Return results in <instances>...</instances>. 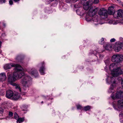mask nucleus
I'll list each match as a JSON object with an SVG mask.
<instances>
[{
  "mask_svg": "<svg viewBox=\"0 0 123 123\" xmlns=\"http://www.w3.org/2000/svg\"><path fill=\"white\" fill-rule=\"evenodd\" d=\"M12 67H15V70L12 76L11 72L7 73L8 82L12 84L13 82L17 80L18 78H21L22 77L20 83L23 85L24 88H25V90H26V88L28 87L30 81L31 80V78L22 71L23 68L18 64L12 63L7 64L4 65V68L5 70H7L10 69Z\"/></svg>",
  "mask_w": 123,
  "mask_h": 123,
  "instance_id": "nucleus-1",
  "label": "nucleus"
},
{
  "mask_svg": "<svg viewBox=\"0 0 123 123\" xmlns=\"http://www.w3.org/2000/svg\"><path fill=\"white\" fill-rule=\"evenodd\" d=\"M111 98L113 99H115V98H122V99L119 100L117 102V107L120 108L121 107H123V92L119 91L117 92L116 95L112 94L111 96Z\"/></svg>",
  "mask_w": 123,
  "mask_h": 123,
  "instance_id": "nucleus-2",
  "label": "nucleus"
},
{
  "mask_svg": "<svg viewBox=\"0 0 123 123\" xmlns=\"http://www.w3.org/2000/svg\"><path fill=\"white\" fill-rule=\"evenodd\" d=\"M98 11V8L97 7L95 6L92 7L89 11L86 17V20L87 21H91L92 22L93 17L97 13Z\"/></svg>",
  "mask_w": 123,
  "mask_h": 123,
  "instance_id": "nucleus-3",
  "label": "nucleus"
},
{
  "mask_svg": "<svg viewBox=\"0 0 123 123\" xmlns=\"http://www.w3.org/2000/svg\"><path fill=\"white\" fill-rule=\"evenodd\" d=\"M111 61L116 63L121 62L123 60V55L116 54L113 55L111 57Z\"/></svg>",
  "mask_w": 123,
  "mask_h": 123,
  "instance_id": "nucleus-4",
  "label": "nucleus"
},
{
  "mask_svg": "<svg viewBox=\"0 0 123 123\" xmlns=\"http://www.w3.org/2000/svg\"><path fill=\"white\" fill-rule=\"evenodd\" d=\"M121 68L118 67L113 69V71H111V74L113 77H116L119 75L122 74V71Z\"/></svg>",
  "mask_w": 123,
  "mask_h": 123,
  "instance_id": "nucleus-5",
  "label": "nucleus"
},
{
  "mask_svg": "<svg viewBox=\"0 0 123 123\" xmlns=\"http://www.w3.org/2000/svg\"><path fill=\"white\" fill-rule=\"evenodd\" d=\"M115 79V78L108 77L107 80V82L109 83H111L112 86H116L117 85V84L118 83V82L117 80H118L117 79Z\"/></svg>",
  "mask_w": 123,
  "mask_h": 123,
  "instance_id": "nucleus-6",
  "label": "nucleus"
},
{
  "mask_svg": "<svg viewBox=\"0 0 123 123\" xmlns=\"http://www.w3.org/2000/svg\"><path fill=\"white\" fill-rule=\"evenodd\" d=\"M98 14L99 15L107 17L108 16V11L105 8H102L99 11Z\"/></svg>",
  "mask_w": 123,
  "mask_h": 123,
  "instance_id": "nucleus-7",
  "label": "nucleus"
},
{
  "mask_svg": "<svg viewBox=\"0 0 123 123\" xmlns=\"http://www.w3.org/2000/svg\"><path fill=\"white\" fill-rule=\"evenodd\" d=\"M116 12V14L115 12L114 14V17L115 18H117L118 17H123V10L121 9L118 10Z\"/></svg>",
  "mask_w": 123,
  "mask_h": 123,
  "instance_id": "nucleus-8",
  "label": "nucleus"
},
{
  "mask_svg": "<svg viewBox=\"0 0 123 123\" xmlns=\"http://www.w3.org/2000/svg\"><path fill=\"white\" fill-rule=\"evenodd\" d=\"M123 47V43H119L116 44L114 47L115 51L116 52H119L120 50Z\"/></svg>",
  "mask_w": 123,
  "mask_h": 123,
  "instance_id": "nucleus-9",
  "label": "nucleus"
},
{
  "mask_svg": "<svg viewBox=\"0 0 123 123\" xmlns=\"http://www.w3.org/2000/svg\"><path fill=\"white\" fill-rule=\"evenodd\" d=\"M28 73L31 75H35V74H37L38 73L37 71L34 68H30L28 69Z\"/></svg>",
  "mask_w": 123,
  "mask_h": 123,
  "instance_id": "nucleus-10",
  "label": "nucleus"
},
{
  "mask_svg": "<svg viewBox=\"0 0 123 123\" xmlns=\"http://www.w3.org/2000/svg\"><path fill=\"white\" fill-rule=\"evenodd\" d=\"M13 95V93L11 90H9L6 92V96L7 98H11L12 99Z\"/></svg>",
  "mask_w": 123,
  "mask_h": 123,
  "instance_id": "nucleus-11",
  "label": "nucleus"
},
{
  "mask_svg": "<svg viewBox=\"0 0 123 123\" xmlns=\"http://www.w3.org/2000/svg\"><path fill=\"white\" fill-rule=\"evenodd\" d=\"M40 64L42 66L40 68L39 71L41 74L43 75L45 74L44 71L45 69L44 62H42Z\"/></svg>",
  "mask_w": 123,
  "mask_h": 123,
  "instance_id": "nucleus-12",
  "label": "nucleus"
},
{
  "mask_svg": "<svg viewBox=\"0 0 123 123\" xmlns=\"http://www.w3.org/2000/svg\"><path fill=\"white\" fill-rule=\"evenodd\" d=\"M98 16L95 14L94 15L93 17L92 20V22L95 25H97L98 24Z\"/></svg>",
  "mask_w": 123,
  "mask_h": 123,
  "instance_id": "nucleus-13",
  "label": "nucleus"
},
{
  "mask_svg": "<svg viewBox=\"0 0 123 123\" xmlns=\"http://www.w3.org/2000/svg\"><path fill=\"white\" fill-rule=\"evenodd\" d=\"M20 94L18 92H16L13 95L12 98V99L15 100H17L20 98Z\"/></svg>",
  "mask_w": 123,
  "mask_h": 123,
  "instance_id": "nucleus-14",
  "label": "nucleus"
},
{
  "mask_svg": "<svg viewBox=\"0 0 123 123\" xmlns=\"http://www.w3.org/2000/svg\"><path fill=\"white\" fill-rule=\"evenodd\" d=\"M6 78L5 74L2 73L0 74V81H3L5 80Z\"/></svg>",
  "mask_w": 123,
  "mask_h": 123,
  "instance_id": "nucleus-15",
  "label": "nucleus"
},
{
  "mask_svg": "<svg viewBox=\"0 0 123 123\" xmlns=\"http://www.w3.org/2000/svg\"><path fill=\"white\" fill-rule=\"evenodd\" d=\"M114 8L112 7H110L108 8V14L110 15H113V9Z\"/></svg>",
  "mask_w": 123,
  "mask_h": 123,
  "instance_id": "nucleus-16",
  "label": "nucleus"
},
{
  "mask_svg": "<svg viewBox=\"0 0 123 123\" xmlns=\"http://www.w3.org/2000/svg\"><path fill=\"white\" fill-rule=\"evenodd\" d=\"M105 48L107 50H111L112 47L110 43H107L106 45L104 46Z\"/></svg>",
  "mask_w": 123,
  "mask_h": 123,
  "instance_id": "nucleus-17",
  "label": "nucleus"
},
{
  "mask_svg": "<svg viewBox=\"0 0 123 123\" xmlns=\"http://www.w3.org/2000/svg\"><path fill=\"white\" fill-rule=\"evenodd\" d=\"M13 85L15 86V88L20 92H21V89L19 85L16 84V83H13Z\"/></svg>",
  "mask_w": 123,
  "mask_h": 123,
  "instance_id": "nucleus-18",
  "label": "nucleus"
},
{
  "mask_svg": "<svg viewBox=\"0 0 123 123\" xmlns=\"http://www.w3.org/2000/svg\"><path fill=\"white\" fill-rule=\"evenodd\" d=\"M24 120V118H20L17 120V123H21L23 122Z\"/></svg>",
  "mask_w": 123,
  "mask_h": 123,
  "instance_id": "nucleus-19",
  "label": "nucleus"
},
{
  "mask_svg": "<svg viewBox=\"0 0 123 123\" xmlns=\"http://www.w3.org/2000/svg\"><path fill=\"white\" fill-rule=\"evenodd\" d=\"M93 1L92 0L86 2V4L90 7L92 5Z\"/></svg>",
  "mask_w": 123,
  "mask_h": 123,
  "instance_id": "nucleus-20",
  "label": "nucleus"
},
{
  "mask_svg": "<svg viewBox=\"0 0 123 123\" xmlns=\"http://www.w3.org/2000/svg\"><path fill=\"white\" fill-rule=\"evenodd\" d=\"M116 65L114 63L111 64L109 66V69L110 70H111L112 68H113V69L114 68L116 67Z\"/></svg>",
  "mask_w": 123,
  "mask_h": 123,
  "instance_id": "nucleus-21",
  "label": "nucleus"
},
{
  "mask_svg": "<svg viewBox=\"0 0 123 123\" xmlns=\"http://www.w3.org/2000/svg\"><path fill=\"white\" fill-rule=\"evenodd\" d=\"M91 109V106H87L85 107L83 110L85 111H87L90 110Z\"/></svg>",
  "mask_w": 123,
  "mask_h": 123,
  "instance_id": "nucleus-22",
  "label": "nucleus"
},
{
  "mask_svg": "<svg viewBox=\"0 0 123 123\" xmlns=\"http://www.w3.org/2000/svg\"><path fill=\"white\" fill-rule=\"evenodd\" d=\"M90 7L86 3V4L84 5L83 6V8L85 10H87Z\"/></svg>",
  "mask_w": 123,
  "mask_h": 123,
  "instance_id": "nucleus-23",
  "label": "nucleus"
},
{
  "mask_svg": "<svg viewBox=\"0 0 123 123\" xmlns=\"http://www.w3.org/2000/svg\"><path fill=\"white\" fill-rule=\"evenodd\" d=\"M104 42V39L103 38H102L101 40L99 41V43L101 44H103Z\"/></svg>",
  "mask_w": 123,
  "mask_h": 123,
  "instance_id": "nucleus-24",
  "label": "nucleus"
},
{
  "mask_svg": "<svg viewBox=\"0 0 123 123\" xmlns=\"http://www.w3.org/2000/svg\"><path fill=\"white\" fill-rule=\"evenodd\" d=\"M14 118L16 119L17 120L19 118V116L18 115L17 113L15 112L14 113Z\"/></svg>",
  "mask_w": 123,
  "mask_h": 123,
  "instance_id": "nucleus-25",
  "label": "nucleus"
},
{
  "mask_svg": "<svg viewBox=\"0 0 123 123\" xmlns=\"http://www.w3.org/2000/svg\"><path fill=\"white\" fill-rule=\"evenodd\" d=\"M113 86H112H112H111V87L109 88L108 91V92H109L111 93L113 92V91H112V90H113V88L112 87Z\"/></svg>",
  "mask_w": 123,
  "mask_h": 123,
  "instance_id": "nucleus-26",
  "label": "nucleus"
},
{
  "mask_svg": "<svg viewBox=\"0 0 123 123\" xmlns=\"http://www.w3.org/2000/svg\"><path fill=\"white\" fill-rule=\"evenodd\" d=\"M77 109H81L82 108V106L80 105H77Z\"/></svg>",
  "mask_w": 123,
  "mask_h": 123,
  "instance_id": "nucleus-27",
  "label": "nucleus"
},
{
  "mask_svg": "<svg viewBox=\"0 0 123 123\" xmlns=\"http://www.w3.org/2000/svg\"><path fill=\"white\" fill-rule=\"evenodd\" d=\"M99 2V0H94L93 3L95 4H98Z\"/></svg>",
  "mask_w": 123,
  "mask_h": 123,
  "instance_id": "nucleus-28",
  "label": "nucleus"
},
{
  "mask_svg": "<svg viewBox=\"0 0 123 123\" xmlns=\"http://www.w3.org/2000/svg\"><path fill=\"white\" fill-rule=\"evenodd\" d=\"M115 40H116L114 38H113L111 39L110 40V41L111 42H113L115 41Z\"/></svg>",
  "mask_w": 123,
  "mask_h": 123,
  "instance_id": "nucleus-29",
  "label": "nucleus"
},
{
  "mask_svg": "<svg viewBox=\"0 0 123 123\" xmlns=\"http://www.w3.org/2000/svg\"><path fill=\"white\" fill-rule=\"evenodd\" d=\"M9 3L10 5H12L13 4V2L12 0H10L9 1Z\"/></svg>",
  "mask_w": 123,
  "mask_h": 123,
  "instance_id": "nucleus-30",
  "label": "nucleus"
},
{
  "mask_svg": "<svg viewBox=\"0 0 123 123\" xmlns=\"http://www.w3.org/2000/svg\"><path fill=\"white\" fill-rule=\"evenodd\" d=\"M12 113L11 112H10L9 113V115L10 117H11L12 116Z\"/></svg>",
  "mask_w": 123,
  "mask_h": 123,
  "instance_id": "nucleus-31",
  "label": "nucleus"
},
{
  "mask_svg": "<svg viewBox=\"0 0 123 123\" xmlns=\"http://www.w3.org/2000/svg\"><path fill=\"white\" fill-rule=\"evenodd\" d=\"M5 0H0V3H5Z\"/></svg>",
  "mask_w": 123,
  "mask_h": 123,
  "instance_id": "nucleus-32",
  "label": "nucleus"
},
{
  "mask_svg": "<svg viewBox=\"0 0 123 123\" xmlns=\"http://www.w3.org/2000/svg\"><path fill=\"white\" fill-rule=\"evenodd\" d=\"M20 58V57L19 56H17L16 58V59H17V60H18Z\"/></svg>",
  "mask_w": 123,
  "mask_h": 123,
  "instance_id": "nucleus-33",
  "label": "nucleus"
},
{
  "mask_svg": "<svg viewBox=\"0 0 123 123\" xmlns=\"http://www.w3.org/2000/svg\"><path fill=\"white\" fill-rule=\"evenodd\" d=\"M13 1L15 2H17L18 1H19L20 0H13Z\"/></svg>",
  "mask_w": 123,
  "mask_h": 123,
  "instance_id": "nucleus-34",
  "label": "nucleus"
},
{
  "mask_svg": "<svg viewBox=\"0 0 123 123\" xmlns=\"http://www.w3.org/2000/svg\"><path fill=\"white\" fill-rule=\"evenodd\" d=\"M1 41H0V48L1 47Z\"/></svg>",
  "mask_w": 123,
  "mask_h": 123,
  "instance_id": "nucleus-35",
  "label": "nucleus"
},
{
  "mask_svg": "<svg viewBox=\"0 0 123 123\" xmlns=\"http://www.w3.org/2000/svg\"><path fill=\"white\" fill-rule=\"evenodd\" d=\"M121 69H122L121 70H122V74H123V68Z\"/></svg>",
  "mask_w": 123,
  "mask_h": 123,
  "instance_id": "nucleus-36",
  "label": "nucleus"
},
{
  "mask_svg": "<svg viewBox=\"0 0 123 123\" xmlns=\"http://www.w3.org/2000/svg\"><path fill=\"white\" fill-rule=\"evenodd\" d=\"M122 86L123 87V81H122Z\"/></svg>",
  "mask_w": 123,
  "mask_h": 123,
  "instance_id": "nucleus-37",
  "label": "nucleus"
},
{
  "mask_svg": "<svg viewBox=\"0 0 123 123\" xmlns=\"http://www.w3.org/2000/svg\"><path fill=\"white\" fill-rule=\"evenodd\" d=\"M3 25L4 26H5L6 25V24L5 23H3Z\"/></svg>",
  "mask_w": 123,
  "mask_h": 123,
  "instance_id": "nucleus-38",
  "label": "nucleus"
},
{
  "mask_svg": "<svg viewBox=\"0 0 123 123\" xmlns=\"http://www.w3.org/2000/svg\"><path fill=\"white\" fill-rule=\"evenodd\" d=\"M77 0H74L73 1L74 2H75L77 1Z\"/></svg>",
  "mask_w": 123,
  "mask_h": 123,
  "instance_id": "nucleus-39",
  "label": "nucleus"
},
{
  "mask_svg": "<svg viewBox=\"0 0 123 123\" xmlns=\"http://www.w3.org/2000/svg\"><path fill=\"white\" fill-rule=\"evenodd\" d=\"M49 1H50V2H52L54 0H49Z\"/></svg>",
  "mask_w": 123,
  "mask_h": 123,
  "instance_id": "nucleus-40",
  "label": "nucleus"
},
{
  "mask_svg": "<svg viewBox=\"0 0 123 123\" xmlns=\"http://www.w3.org/2000/svg\"><path fill=\"white\" fill-rule=\"evenodd\" d=\"M114 107L115 108V109H117V107H115L114 106Z\"/></svg>",
  "mask_w": 123,
  "mask_h": 123,
  "instance_id": "nucleus-41",
  "label": "nucleus"
},
{
  "mask_svg": "<svg viewBox=\"0 0 123 123\" xmlns=\"http://www.w3.org/2000/svg\"><path fill=\"white\" fill-rule=\"evenodd\" d=\"M42 103H43V101H42V102H41Z\"/></svg>",
  "mask_w": 123,
  "mask_h": 123,
  "instance_id": "nucleus-42",
  "label": "nucleus"
}]
</instances>
